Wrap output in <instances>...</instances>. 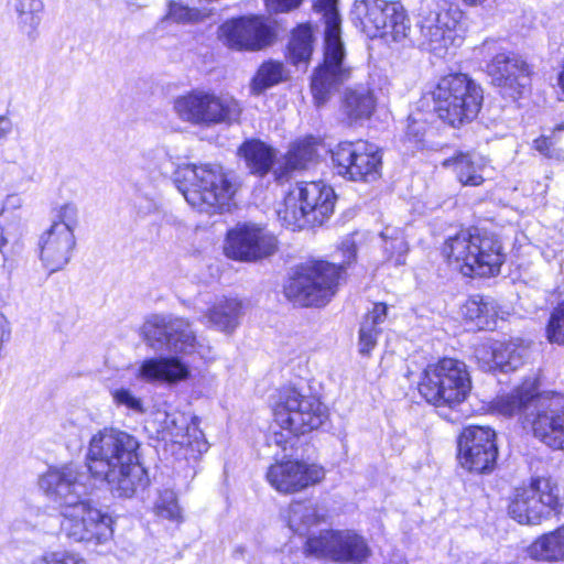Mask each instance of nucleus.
I'll list each match as a JSON object with an SVG mask.
<instances>
[{
	"mask_svg": "<svg viewBox=\"0 0 564 564\" xmlns=\"http://www.w3.org/2000/svg\"><path fill=\"white\" fill-rule=\"evenodd\" d=\"M79 223V210L75 203L67 202L52 209V225L50 227L74 234Z\"/></svg>",
	"mask_w": 564,
	"mask_h": 564,
	"instance_id": "a19ab883",
	"label": "nucleus"
},
{
	"mask_svg": "<svg viewBox=\"0 0 564 564\" xmlns=\"http://www.w3.org/2000/svg\"><path fill=\"white\" fill-rule=\"evenodd\" d=\"M305 551L316 557L352 564L366 562L371 554L366 539L352 530H325L310 535Z\"/></svg>",
	"mask_w": 564,
	"mask_h": 564,
	"instance_id": "dca6fc26",
	"label": "nucleus"
},
{
	"mask_svg": "<svg viewBox=\"0 0 564 564\" xmlns=\"http://www.w3.org/2000/svg\"><path fill=\"white\" fill-rule=\"evenodd\" d=\"M273 415L275 423L285 433H272L268 444L286 451L294 446L296 435L318 429L327 420L328 412L315 397L304 395L294 387H285L279 391Z\"/></svg>",
	"mask_w": 564,
	"mask_h": 564,
	"instance_id": "423d86ee",
	"label": "nucleus"
},
{
	"mask_svg": "<svg viewBox=\"0 0 564 564\" xmlns=\"http://www.w3.org/2000/svg\"><path fill=\"white\" fill-rule=\"evenodd\" d=\"M490 44H491V42H485V43H484V47H485V48H489V45H490Z\"/></svg>",
	"mask_w": 564,
	"mask_h": 564,
	"instance_id": "052dcab7",
	"label": "nucleus"
},
{
	"mask_svg": "<svg viewBox=\"0 0 564 564\" xmlns=\"http://www.w3.org/2000/svg\"><path fill=\"white\" fill-rule=\"evenodd\" d=\"M534 149L546 158L558 159L556 149L553 148L552 141L547 137H540L533 142Z\"/></svg>",
	"mask_w": 564,
	"mask_h": 564,
	"instance_id": "603ef678",
	"label": "nucleus"
},
{
	"mask_svg": "<svg viewBox=\"0 0 564 564\" xmlns=\"http://www.w3.org/2000/svg\"><path fill=\"white\" fill-rule=\"evenodd\" d=\"M471 390L467 366L454 358L429 365L419 383L421 395L434 406L451 409L464 402Z\"/></svg>",
	"mask_w": 564,
	"mask_h": 564,
	"instance_id": "6e6552de",
	"label": "nucleus"
},
{
	"mask_svg": "<svg viewBox=\"0 0 564 564\" xmlns=\"http://www.w3.org/2000/svg\"><path fill=\"white\" fill-rule=\"evenodd\" d=\"M379 328L370 325L369 319H364L359 329V352L361 355H369L377 344Z\"/></svg>",
	"mask_w": 564,
	"mask_h": 564,
	"instance_id": "09e8293b",
	"label": "nucleus"
},
{
	"mask_svg": "<svg viewBox=\"0 0 564 564\" xmlns=\"http://www.w3.org/2000/svg\"><path fill=\"white\" fill-rule=\"evenodd\" d=\"M12 130L11 120L6 116H0V139L6 138Z\"/></svg>",
	"mask_w": 564,
	"mask_h": 564,
	"instance_id": "6e6d98bb",
	"label": "nucleus"
},
{
	"mask_svg": "<svg viewBox=\"0 0 564 564\" xmlns=\"http://www.w3.org/2000/svg\"><path fill=\"white\" fill-rule=\"evenodd\" d=\"M139 447L133 435L104 429L91 437L84 466L67 464L50 468L41 476L39 486L61 511L86 501L93 489L91 478L107 481L112 492L130 498L150 482L139 459Z\"/></svg>",
	"mask_w": 564,
	"mask_h": 564,
	"instance_id": "f257e3e1",
	"label": "nucleus"
},
{
	"mask_svg": "<svg viewBox=\"0 0 564 564\" xmlns=\"http://www.w3.org/2000/svg\"><path fill=\"white\" fill-rule=\"evenodd\" d=\"M530 73L527 62L512 52L496 54L487 65V74L491 84L512 99L521 96L530 84Z\"/></svg>",
	"mask_w": 564,
	"mask_h": 564,
	"instance_id": "aec40b11",
	"label": "nucleus"
},
{
	"mask_svg": "<svg viewBox=\"0 0 564 564\" xmlns=\"http://www.w3.org/2000/svg\"><path fill=\"white\" fill-rule=\"evenodd\" d=\"M205 451H207V444H206V442H204V443H202V444H200V443H198V452H200V453H202V452H205Z\"/></svg>",
	"mask_w": 564,
	"mask_h": 564,
	"instance_id": "13d9d810",
	"label": "nucleus"
},
{
	"mask_svg": "<svg viewBox=\"0 0 564 564\" xmlns=\"http://www.w3.org/2000/svg\"><path fill=\"white\" fill-rule=\"evenodd\" d=\"M341 108L350 122L366 120L376 108V99L369 87L358 85L346 89Z\"/></svg>",
	"mask_w": 564,
	"mask_h": 564,
	"instance_id": "c756f323",
	"label": "nucleus"
},
{
	"mask_svg": "<svg viewBox=\"0 0 564 564\" xmlns=\"http://www.w3.org/2000/svg\"><path fill=\"white\" fill-rule=\"evenodd\" d=\"M317 145V139L314 137H306L295 142L283 158V161L279 162V165L273 170L275 180L282 183L289 180L293 171L306 169L316 158Z\"/></svg>",
	"mask_w": 564,
	"mask_h": 564,
	"instance_id": "a878e982",
	"label": "nucleus"
},
{
	"mask_svg": "<svg viewBox=\"0 0 564 564\" xmlns=\"http://www.w3.org/2000/svg\"><path fill=\"white\" fill-rule=\"evenodd\" d=\"M143 339L154 350L197 354L212 359V347L198 340L188 319L174 315H154L142 326Z\"/></svg>",
	"mask_w": 564,
	"mask_h": 564,
	"instance_id": "9d476101",
	"label": "nucleus"
},
{
	"mask_svg": "<svg viewBox=\"0 0 564 564\" xmlns=\"http://www.w3.org/2000/svg\"><path fill=\"white\" fill-rule=\"evenodd\" d=\"M387 312L388 307L384 303H377L373 305L372 311L366 315L365 319H369L370 325H375L378 328L386 321Z\"/></svg>",
	"mask_w": 564,
	"mask_h": 564,
	"instance_id": "864d4df0",
	"label": "nucleus"
},
{
	"mask_svg": "<svg viewBox=\"0 0 564 564\" xmlns=\"http://www.w3.org/2000/svg\"><path fill=\"white\" fill-rule=\"evenodd\" d=\"M31 564H86L77 554L67 551H48L36 557Z\"/></svg>",
	"mask_w": 564,
	"mask_h": 564,
	"instance_id": "de8ad7c7",
	"label": "nucleus"
},
{
	"mask_svg": "<svg viewBox=\"0 0 564 564\" xmlns=\"http://www.w3.org/2000/svg\"><path fill=\"white\" fill-rule=\"evenodd\" d=\"M443 254L464 275L499 274L505 253L498 237L486 230L469 228L446 239Z\"/></svg>",
	"mask_w": 564,
	"mask_h": 564,
	"instance_id": "20e7f679",
	"label": "nucleus"
},
{
	"mask_svg": "<svg viewBox=\"0 0 564 564\" xmlns=\"http://www.w3.org/2000/svg\"><path fill=\"white\" fill-rule=\"evenodd\" d=\"M173 182L193 208L206 214L221 212L235 192L223 167L216 164L178 166Z\"/></svg>",
	"mask_w": 564,
	"mask_h": 564,
	"instance_id": "0eeeda50",
	"label": "nucleus"
},
{
	"mask_svg": "<svg viewBox=\"0 0 564 564\" xmlns=\"http://www.w3.org/2000/svg\"><path fill=\"white\" fill-rule=\"evenodd\" d=\"M166 155L164 150H151L149 152L142 153L137 156L132 161V172L141 171V177L148 178L150 173L156 170H162L163 165L161 163V159Z\"/></svg>",
	"mask_w": 564,
	"mask_h": 564,
	"instance_id": "c03bdc74",
	"label": "nucleus"
},
{
	"mask_svg": "<svg viewBox=\"0 0 564 564\" xmlns=\"http://www.w3.org/2000/svg\"><path fill=\"white\" fill-rule=\"evenodd\" d=\"M11 7L17 13L20 30L29 37H34L41 23L42 0H11Z\"/></svg>",
	"mask_w": 564,
	"mask_h": 564,
	"instance_id": "f704fd0d",
	"label": "nucleus"
},
{
	"mask_svg": "<svg viewBox=\"0 0 564 564\" xmlns=\"http://www.w3.org/2000/svg\"><path fill=\"white\" fill-rule=\"evenodd\" d=\"M332 161L337 174L344 178L371 182L380 176L382 155L373 143L345 141L332 150Z\"/></svg>",
	"mask_w": 564,
	"mask_h": 564,
	"instance_id": "2eb2a0df",
	"label": "nucleus"
},
{
	"mask_svg": "<svg viewBox=\"0 0 564 564\" xmlns=\"http://www.w3.org/2000/svg\"><path fill=\"white\" fill-rule=\"evenodd\" d=\"M154 510L156 516L161 519L177 523L182 521V511L173 490L166 489L160 492Z\"/></svg>",
	"mask_w": 564,
	"mask_h": 564,
	"instance_id": "37998d69",
	"label": "nucleus"
},
{
	"mask_svg": "<svg viewBox=\"0 0 564 564\" xmlns=\"http://www.w3.org/2000/svg\"><path fill=\"white\" fill-rule=\"evenodd\" d=\"M444 167L454 170L457 180L464 186H479L484 183V171L486 164L482 158L459 152L442 162Z\"/></svg>",
	"mask_w": 564,
	"mask_h": 564,
	"instance_id": "cd10ccee",
	"label": "nucleus"
},
{
	"mask_svg": "<svg viewBox=\"0 0 564 564\" xmlns=\"http://www.w3.org/2000/svg\"><path fill=\"white\" fill-rule=\"evenodd\" d=\"M465 74H449L442 77L432 90L434 111L438 118L457 128L458 115L455 108L457 95L465 89Z\"/></svg>",
	"mask_w": 564,
	"mask_h": 564,
	"instance_id": "393cba45",
	"label": "nucleus"
},
{
	"mask_svg": "<svg viewBox=\"0 0 564 564\" xmlns=\"http://www.w3.org/2000/svg\"><path fill=\"white\" fill-rule=\"evenodd\" d=\"M313 31L307 24L299 25L293 30L289 45L288 59L293 65L307 63L313 53Z\"/></svg>",
	"mask_w": 564,
	"mask_h": 564,
	"instance_id": "e433bc0d",
	"label": "nucleus"
},
{
	"mask_svg": "<svg viewBox=\"0 0 564 564\" xmlns=\"http://www.w3.org/2000/svg\"><path fill=\"white\" fill-rule=\"evenodd\" d=\"M187 15H188V10L185 7H182L175 2L170 3L169 13H167L169 19L180 22V21L186 20Z\"/></svg>",
	"mask_w": 564,
	"mask_h": 564,
	"instance_id": "5fc2aeb1",
	"label": "nucleus"
},
{
	"mask_svg": "<svg viewBox=\"0 0 564 564\" xmlns=\"http://www.w3.org/2000/svg\"><path fill=\"white\" fill-rule=\"evenodd\" d=\"M335 199L334 189L323 182H299L278 214L293 229L322 225L333 214Z\"/></svg>",
	"mask_w": 564,
	"mask_h": 564,
	"instance_id": "1a4fd4ad",
	"label": "nucleus"
},
{
	"mask_svg": "<svg viewBox=\"0 0 564 564\" xmlns=\"http://www.w3.org/2000/svg\"><path fill=\"white\" fill-rule=\"evenodd\" d=\"M475 358L484 371L498 370L495 356V344L491 346L480 345L475 349Z\"/></svg>",
	"mask_w": 564,
	"mask_h": 564,
	"instance_id": "8fccbe9b",
	"label": "nucleus"
},
{
	"mask_svg": "<svg viewBox=\"0 0 564 564\" xmlns=\"http://www.w3.org/2000/svg\"><path fill=\"white\" fill-rule=\"evenodd\" d=\"M562 507L557 484L550 478L536 477L528 487L516 489L508 512L520 524H540L557 514Z\"/></svg>",
	"mask_w": 564,
	"mask_h": 564,
	"instance_id": "9b49d317",
	"label": "nucleus"
},
{
	"mask_svg": "<svg viewBox=\"0 0 564 564\" xmlns=\"http://www.w3.org/2000/svg\"><path fill=\"white\" fill-rule=\"evenodd\" d=\"M462 11L447 2L438 3L419 22L422 46L443 56L454 45Z\"/></svg>",
	"mask_w": 564,
	"mask_h": 564,
	"instance_id": "a211bd4d",
	"label": "nucleus"
},
{
	"mask_svg": "<svg viewBox=\"0 0 564 564\" xmlns=\"http://www.w3.org/2000/svg\"><path fill=\"white\" fill-rule=\"evenodd\" d=\"M61 531L73 543L96 547L108 542L112 536L111 517L94 508L87 500L66 507L61 511Z\"/></svg>",
	"mask_w": 564,
	"mask_h": 564,
	"instance_id": "ddd939ff",
	"label": "nucleus"
},
{
	"mask_svg": "<svg viewBox=\"0 0 564 564\" xmlns=\"http://www.w3.org/2000/svg\"><path fill=\"white\" fill-rule=\"evenodd\" d=\"M188 366L178 357L148 358L140 365L137 377L148 383H177L188 378Z\"/></svg>",
	"mask_w": 564,
	"mask_h": 564,
	"instance_id": "b1692460",
	"label": "nucleus"
},
{
	"mask_svg": "<svg viewBox=\"0 0 564 564\" xmlns=\"http://www.w3.org/2000/svg\"><path fill=\"white\" fill-rule=\"evenodd\" d=\"M241 303L237 299H219L205 314L209 326L230 334L239 325Z\"/></svg>",
	"mask_w": 564,
	"mask_h": 564,
	"instance_id": "7c9ffc66",
	"label": "nucleus"
},
{
	"mask_svg": "<svg viewBox=\"0 0 564 564\" xmlns=\"http://www.w3.org/2000/svg\"><path fill=\"white\" fill-rule=\"evenodd\" d=\"M337 0H316L314 10L321 13L325 23L324 62L313 74L311 89L315 104L324 105L330 96L350 77V67L345 64V48L340 39V17Z\"/></svg>",
	"mask_w": 564,
	"mask_h": 564,
	"instance_id": "39448f33",
	"label": "nucleus"
},
{
	"mask_svg": "<svg viewBox=\"0 0 564 564\" xmlns=\"http://www.w3.org/2000/svg\"><path fill=\"white\" fill-rule=\"evenodd\" d=\"M283 78V65L278 62L263 63L251 82V91L260 95L268 88L279 84Z\"/></svg>",
	"mask_w": 564,
	"mask_h": 564,
	"instance_id": "ea45409f",
	"label": "nucleus"
},
{
	"mask_svg": "<svg viewBox=\"0 0 564 564\" xmlns=\"http://www.w3.org/2000/svg\"><path fill=\"white\" fill-rule=\"evenodd\" d=\"M173 108L181 120L200 127L231 124L239 120L242 110L235 98L204 90H193L178 96Z\"/></svg>",
	"mask_w": 564,
	"mask_h": 564,
	"instance_id": "f8f14e48",
	"label": "nucleus"
},
{
	"mask_svg": "<svg viewBox=\"0 0 564 564\" xmlns=\"http://www.w3.org/2000/svg\"><path fill=\"white\" fill-rule=\"evenodd\" d=\"M326 514L312 500L293 501L288 509V523L290 529L300 534H308L311 528L324 522Z\"/></svg>",
	"mask_w": 564,
	"mask_h": 564,
	"instance_id": "c85d7f7f",
	"label": "nucleus"
},
{
	"mask_svg": "<svg viewBox=\"0 0 564 564\" xmlns=\"http://www.w3.org/2000/svg\"><path fill=\"white\" fill-rule=\"evenodd\" d=\"M496 433L490 427L467 426L458 437V459L463 468L477 473H490L497 462Z\"/></svg>",
	"mask_w": 564,
	"mask_h": 564,
	"instance_id": "f3484780",
	"label": "nucleus"
},
{
	"mask_svg": "<svg viewBox=\"0 0 564 564\" xmlns=\"http://www.w3.org/2000/svg\"><path fill=\"white\" fill-rule=\"evenodd\" d=\"M162 429L164 438L181 445L188 442V423L183 413H165Z\"/></svg>",
	"mask_w": 564,
	"mask_h": 564,
	"instance_id": "79ce46f5",
	"label": "nucleus"
},
{
	"mask_svg": "<svg viewBox=\"0 0 564 564\" xmlns=\"http://www.w3.org/2000/svg\"><path fill=\"white\" fill-rule=\"evenodd\" d=\"M495 410L506 416L520 414L524 429L547 446L564 451V397L538 392L533 381H525L494 401Z\"/></svg>",
	"mask_w": 564,
	"mask_h": 564,
	"instance_id": "f03ea898",
	"label": "nucleus"
},
{
	"mask_svg": "<svg viewBox=\"0 0 564 564\" xmlns=\"http://www.w3.org/2000/svg\"><path fill=\"white\" fill-rule=\"evenodd\" d=\"M339 263L314 260L295 267L284 284L289 301L300 306H323L335 294L345 265L356 258V245L351 238L343 240L337 251Z\"/></svg>",
	"mask_w": 564,
	"mask_h": 564,
	"instance_id": "7ed1b4c3",
	"label": "nucleus"
},
{
	"mask_svg": "<svg viewBox=\"0 0 564 564\" xmlns=\"http://www.w3.org/2000/svg\"><path fill=\"white\" fill-rule=\"evenodd\" d=\"M110 395L113 403L119 408L135 413L143 414L145 412L143 401L138 398L129 388L113 387L110 389Z\"/></svg>",
	"mask_w": 564,
	"mask_h": 564,
	"instance_id": "a18cd8bd",
	"label": "nucleus"
},
{
	"mask_svg": "<svg viewBox=\"0 0 564 564\" xmlns=\"http://www.w3.org/2000/svg\"><path fill=\"white\" fill-rule=\"evenodd\" d=\"M75 246V234L50 227L39 239L40 259L50 273H54L67 265Z\"/></svg>",
	"mask_w": 564,
	"mask_h": 564,
	"instance_id": "5701e85b",
	"label": "nucleus"
},
{
	"mask_svg": "<svg viewBox=\"0 0 564 564\" xmlns=\"http://www.w3.org/2000/svg\"><path fill=\"white\" fill-rule=\"evenodd\" d=\"M384 261L398 267L405 263L409 245L404 232L399 227L387 226L380 232Z\"/></svg>",
	"mask_w": 564,
	"mask_h": 564,
	"instance_id": "72a5a7b5",
	"label": "nucleus"
},
{
	"mask_svg": "<svg viewBox=\"0 0 564 564\" xmlns=\"http://www.w3.org/2000/svg\"><path fill=\"white\" fill-rule=\"evenodd\" d=\"M530 554L543 561L564 560V525L538 539L531 545Z\"/></svg>",
	"mask_w": 564,
	"mask_h": 564,
	"instance_id": "c9c22d12",
	"label": "nucleus"
},
{
	"mask_svg": "<svg viewBox=\"0 0 564 564\" xmlns=\"http://www.w3.org/2000/svg\"><path fill=\"white\" fill-rule=\"evenodd\" d=\"M8 279H9V274H8V272H7L3 268H1V269H0V285H1V284H4V282H6Z\"/></svg>",
	"mask_w": 564,
	"mask_h": 564,
	"instance_id": "4d7b16f0",
	"label": "nucleus"
},
{
	"mask_svg": "<svg viewBox=\"0 0 564 564\" xmlns=\"http://www.w3.org/2000/svg\"><path fill=\"white\" fill-rule=\"evenodd\" d=\"M21 205V198L18 195H9L4 202V206L0 213V252L4 256L3 248L7 243H18L22 230L20 224H7L8 210L10 208H17Z\"/></svg>",
	"mask_w": 564,
	"mask_h": 564,
	"instance_id": "58836bf2",
	"label": "nucleus"
},
{
	"mask_svg": "<svg viewBox=\"0 0 564 564\" xmlns=\"http://www.w3.org/2000/svg\"><path fill=\"white\" fill-rule=\"evenodd\" d=\"M485 0H464V2L468 3V4H478V3H482Z\"/></svg>",
	"mask_w": 564,
	"mask_h": 564,
	"instance_id": "bf43d9fd",
	"label": "nucleus"
},
{
	"mask_svg": "<svg viewBox=\"0 0 564 564\" xmlns=\"http://www.w3.org/2000/svg\"><path fill=\"white\" fill-rule=\"evenodd\" d=\"M556 129H557V130H563V129H564V127H563V126H558Z\"/></svg>",
	"mask_w": 564,
	"mask_h": 564,
	"instance_id": "680f3d73",
	"label": "nucleus"
},
{
	"mask_svg": "<svg viewBox=\"0 0 564 564\" xmlns=\"http://www.w3.org/2000/svg\"><path fill=\"white\" fill-rule=\"evenodd\" d=\"M325 476L324 468L299 460H282L271 465L267 479L278 491L291 494L319 482Z\"/></svg>",
	"mask_w": 564,
	"mask_h": 564,
	"instance_id": "4be33fe9",
	"label": "nucleus"
},
{
	"mask_svg": "<svg viewBox=\"0 0 564 564\" xmlns=\"http://www.w3.org/2000/svg\"><path fill=\"white\" fill-rule=\"evenodd\" d=\"M484 95L482 88L467 75L465 76V89L457 95L455 108H457V127L475 119L481 108Z\"/></svg>",
	"mask_w": 564,
	"mask_h": 564,
	"instance_id": "2f4dec72",
	"label": "nucleus"
},
{
	"mask_svg": "<svg viewBox=\"0 0 564 564\" xmlns=\"http://www.w3.org/2000/svg\"><path fill=\"white\" fill-rule=\"evenodd\" d=\"M275 250V237L267 229L252 224H245L230 230L225 245L228 258L249 262L267 258Z\"/></svg>",
	"mask_w": 564,
	"mask_h": 564,
	"instance_id": "6ab92c4d",
	"label": "nucleus"
},
{
	"mask_svg": "<svg viewBox=\"0 0 564 564\" xmlns=\"http://www.w3.org/2000/svg\"><path fill=\"white\" fill-rule=\"evenodd\" d=\"M465 315L478 328H491L496 324L497 311L491 301L480 295L471 296L465 305Z\"/></svg>",
	"mask_w": 564,
	"mask_h": 564,
	"instance_id": "4c0bfd02",
	"label": "nucleus"
},
{
	"mask_svg": "<svg viewBox=\"0 0 564 564\" xmlns=\"http://www.w3.org/2000/svg\"><path fill=\"white\" fill-rule=\"evenodd\" d=\"M352 13L369 37L390 35L393 41H400L410 31L409 20L398 2L356 0Z\"/></svg>",
	"mask_w": 564,
	"mask_h": 564,
	"instance_id": "4468645a",
	"label": "nucleus"
},
{
	"mask_svg": "<svg viewBox=\"0 0 564 564\" xmlns=\"http://www.w3.org/2000/svg\"><path fill=\"white\" fill-rule=\"evenodd\" d=\"M249 172L257 176L267 175L276 162V151L258 139L245 141L238 150Z\"/></svg>",
	"mask_w": 564,
	"mask_h": 564,
	"instance_id": "bb28decb",
	"label": "nucleus"
},
{
	"mask_svg": "<svg viewBox=\"0 0 564 564\" xmlns=\"http://www.w3.org/2000/svg\"><path fill=\"white\" fill-rule=\"evenodd\" d=\"M495 356L498 370L510 372L520 368L529 357V347L521 339L495 343Z\"/></svg>",
	"mask_w": 564,
	"mask_h": 564,
	"instance_id": "473e14b6",
	"label": "nucleus"
},
{
	"mask_svg": "<svg viewBox=\"0 0 564 564\" xmlns=\"http://www.w3.org/2000/svg\"><path fill=\"white\" fill-rule=\"evenodd\" d=\"M220 36L230 47L239 51H258L269 45L273 33L259 17H240L220 26Z\"/></svg>",
	"mask_w": 564,
	"mask_h": 564,
	"instance_id": "412c9836",
	"label": "nucleus"
},
{
	"mask_svg": "<svg viewBox=\"0 0 564 564\" xmlns=\"http://www.w3.org/2000/svg\"><path fill=\"white\" fill-rule=\"evenodd\" d=\"M303 0H265V6L270 12L283 13L297 8Z\"/></svg>",
	"mask_w": 564,
	"mask_h": 564,
	"instance_id": "3c124183",
	"label": "nucleus"
},
{
	"mask_svg": "<svg viewBox=\"0 0 564 564\" xmlns=\"http://www.w3.org/2000/svg\"><path fill=\"white\" fill-rule=\"evenodd\" d=\"M546 337L551 343L564 344V301L551 314Z\"/></svg>",
	"mask_w": 564,
	"mask_h": 564,
	"instance_id": "49530a36",
	"label": "nucleus"
}]
</instances>
